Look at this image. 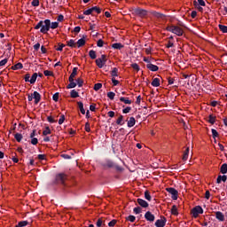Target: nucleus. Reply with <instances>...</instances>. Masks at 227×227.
Instances as JSON below:
<instances>
[{
  "mask_svg": "<svg viewBox=\"0 0 227 227\" xmlns=\"http://www.w3.org/2000/svg\"><path fill=\"white\" fill-rule=\"evenodd\" d=\"M35 29H40V31L45 35L51 29V20L39 21L37 25L35 27Z\"/></svg>",
  "mask_w": 227,
  "mask_h": 227,
  "instance_id": "obj_1",
  "label": "nucleus"
},
{
  "mask_svg": "<svg viewBox=\"0 0 227 227\" xmlns=\"http://www.w3.org/2000/svg\"><path fill=\"white\" fill-rule=\"evenodd\" d=\"M168 31H170V33H174V35H176L177 36H182L184 35V29H182L180 27L176 26H171L168 27Z\"/></svg>",
  "mask_w": 227,
  "mask_h": 227,
  "instance_id": "obj_2",
  "label": "nucleus"
},
{
  "mask_svg": "<svg viewBox=\"0 0 227 227\" xmlns=\"http://www.w3.org/2000/svg\"><path fill=\"white\" fill-rule=\"evenodd\" d=\"M107 63V56L102 55L101 58L96 59V65L98 68H104V66Z\"/></svg>",
  "mask_w": 227,
  "mask_h": 227,
  "instance_id": "obj_3",
  "label": "nucleus"
},
{
  "mask_svg": "<svg viewBox=\"0 0 227 227\" xmlns=\"http://www.w3.org/2000/svg\"><path fill=\"white\" fill-rule=\"evenodd\" d=\"M200 214H203V207H201L200 206H196L192 209V217H194L195 219L198 218Z\"/></svg>",
  "mask_w": 227,
  "mask_h": 227,
  "instance_id": "obj_4",
  "label": "nucleus"
},
{
  "mask_svg": "<svg viewBox=\"0 0 227 227\" xmlns=\"http://www.w3.org/2000/svg\"><path fill=\"white\" fill-rule=\"evenodd\" d=\"M193 6H195V8H197V10H199V12H203V7H201V6H205V1L194 0Z\"/></svg>",
  "mask_w": 227,
  "mask_h": 227,
  "instance_id": "obj_5",
  "label": "nucleus"
},
{
  "mask_svg": "<svg viewBox=\"0 0 227 227\" xmlns=\"http://www.w3.org/2000/svg\"><path fill=\"white\" fill-rule=\"evenodd\" d=\"M166 191H168L169 194H171L172 200H178V191H176L175 188H167Z\"/></svg>",
  "mask_w": 227,
  "mask_h": 227,
  "instance_id": "obj_6",
  "label": "nucleus"
},
{
  "mask_svg": "<svg viewBox=\"0 0 227 227\" xmlns=\"http://www.w3.org/2000/svg\"><path fill=\"white\" fill-rule=\"evenodd\" d=\"M145 217L146 219V221H149L150 223H153V221H155V215L153 214H152V212L147 211L145 215Z\"/></svg>",
  "mask_w": 227,
  "mask_h": 227,
  "instance_id": "obj_7",
  "label": "nucleus"
},
{
  "mask_svg": "<svg viewBox=\"0 0 227 227\" xmlns=\"http://www.w3.org/2000/svg\"><path fill=\"white\" fill-rule=\"evenodd\" d=\"M56 180L59 184H65V180H67V175L65 174H59L56 176Z\"/></svg>",
  "mask_w": 227,
  "mask_h": 227,
  "instance_id": "obj_8",
  "label": "nucleus"
},
{
  "mask_svg": "<svg viewBox=\"0 0 227 227\" xmlns=\"http://www.w3.org/2000/svg\"><path fill=\"white\" fill-rule=\"evenodd\" d=\"M156 227H165L166 226V217H162L155 222Z\"/></svg>",
  "mask_w": 227,
  "mask_h": 227,
  "instance_id": "obj_9",
  "label": "nucleus"
},
{
  "mask_svg": "<svg viewBox=\"0 0 227 227\" xmlns=\"http://www.w3.org/2000/svg\"><path fill=\"white\" fill-rule=\"evenodd\" d=\"M146 11H145V10H143V9H139V8H137V9H135L134 10V14L135 15H138L139 17H145V16H146Z\"/></svg>",
  "mask_w": 227,
  "mask_h": 227,
  "instance_id": "obj_10",
  "label": "nucleus"
},
{
  "mask_svg": "<svg viewBox=\"0 0 227 227\" xmlns=\"http://www.w3.org/2000/svg\"><path fill=\"white\" fill-rule=\"evenodd\" d=\"M32 97L35 99V104H38V102H40V100L42 99V96H40V93H38L37 91H35L32 94Z\"/></svg>",
  "mask_w": 227,
  "mask_h": 227,
  "instance_id": "obj_11",
  "label": "nucleus"
},
{
  "mask_svg": "<svg viewBox=\"0 0 227 227\" xmlns=\"http://www.w3.org/2000/svg\"><path fill=\"white\" fill-rule=\"evenodd\" d=\"M137 203L140 207H143V208H147L148 207V202L143 199H137Z\"/></svg>",
  "mask_w": 227,
  "mask_h": 227,
  "instance_id": "obj_12",
  "label": "nucleus"
},
{
  "mask_svg": "<svg viewBox=\"0 0 227 227\" xmlns=\"http://www.w3.org/2000/svg\"><path fill=\"white\" fill-rule=\"evenodd\" d=\"M146 67L151 70V72H157V70H159V67L152 64V63H149L146 65Z\"/></svg>",
  "mask_w": 227,
  "mask_h": 227,
  "instance_id": "obj_13",
  "label": "nucleus"
},
{
  "mask_svg": "<svg viewBox=\"0 0 227 227\" xmlns=\"http://www.w3.org/2000/svg\"><path fill=\"white\" fill-rule=\"evenodd\" d=\"M215 217L218 219V221H224V215L221 211L215 212Z\"/></svg>",
  "mask_w": 227,
  "mask_h": 227,
  "instance_id": "obj_14",
  "label": "nucleus"
},
{
  "mask_svg": "<svg viewBox=\"0 0 227 227\" xmlns=\"http://www.w3.org/2000/svg\"><path fill=\"white\" fill-rule=\"evenodd\" d=\"M152 86H153L154 88H159V86H160V79L154 78L152 82Z\"/></svg>",
  "mask_w": 227,
  "mask_h": 227,
  "instance_id": "obj_15",
  "label": "nucleus"
},
{
  "mask_svg": "<svg viewBox=\"0 0 227 227\" xmlns=\"http://www.w3.org/2000/svg\"><path fill=\"white\" fill-rule=\"evenodd\" d=\"M189 152H190V148L186 147L185 151L184 152L183 154V160L185 162V160H187L189 159Z\"/></svg>",
  "mask_w": 227,
  "mask_h": 227,
  "instance_id": "obj_16",
  "label": "nucleus"
},
{
  "mask_svg": "<svg viewBox=\"0 0 227 227\" xmlns=\"http://www.w3.org/2000/svg\"><path fill=\"white\" fill-rule=\"evenodd\" d=\"M75 75H77V67L73 68V72L69 76V81H74V79L75 78Z\"/></svg>",
  "mask_w": 227,
  "mask_h": 227,
  "instance_id": "obj_17",
  "label": "nucleus"
},
{
  "mask_svg": "<svg viewBox=\"0 0 227 227\" xmlns=\"http://www.w3.org/2000/svg\"><path fill=\"white\" fill-rule=\"evenodd\" d=\"M136 125V119L134 117H130L128 121V127L131 128Z\"/></svg>",
  "mask_w": 227,
  "mask_h": 227,
  "instance_id": "obj_18",
  "label": "nucleus"
},
{
  "mask_svg": "<svg viewBox=\"0 0 227 227\" xmlns=\"http://www.w3.org/2000/svg\"><path fill=\"white\" fill-rule=\"evenodd\" d=\"M227 176H218L216 179V184H221V182H226Z\"/></svg>",
  "mask_w": 227,
  "mask_h": 227,
  "instance_id": "obj_19",
  "label": "nucleus"
},
{
  "mask_svg": "<svg viewBox=\"0 0 227 227\" xmlns=\"http://www.w3.org/2000/svg\"><path fill=\"white\" fill-rule=\"evenodd\" d=\"M78 107L82 113V114H86V110H84V105L82 104V102H78Z\"/></svg>",
  "mask_w": 227,
  "mask_h": 227,
  "instance_id": "obj_20",
  "label": "nucleus"
},
{
  "mask_svg": "<svg viewBox=\"0 0 227 227\" xmlns=\"http://www.w3.org/2000/svg\"><path fill=\"white\" fill-rule=\"evenodd\" d=\"M113 49H117L120 51V49H123V44L121 43H115L112 44Z\"/></svg>",
  "mask_w": 227,
  "mask_h": 227,
  "instance_id": "obj_21",
  "label": "nucleus"
},
{
  "mask_svg": "<svg viewBox=\"0 0 227 227\" xmlns=\"http://www.w3.org/2000/svg\"><path fill=\"white\" fill-rule=\"evenodd\" d=\"M171 214L173 215H178V207H176V205L172 206Z\"/></svg>",
  "mask_w": 227,
  "mask_h": 227,
  "instance_id": "obj_22",
  "label": "nucleus"
},
{
  "mask_svg": "<svg viewBox=\"0 0 227 227\" xmlns=\"http://www.w3.org/2000/svg\"><path fill=\"white\" fill-rule=\"evenodd\" d=\"M89 56L91 59H97V52L93 50L89 51Z\"/></svg>",
  "mask_w": 227,
  "mask_h": 227,
  "instance_id": "obj_23",
  "label": "nucleus"
},
{
  "mask_svg": "<svg viewBox=\"0 0 227 227\" xmlns=\"http://www.w3.org/2000/svg\"><path fill=\"white\" fill-rule=\"evenodd\" d=\"M38 77V74L35 73L30 78V84H35L36 82V78Z\"/></svg>",
  "mask_w": 227,
  "mask_h": 227,
  "instance_id": "obj_24",
  "label": "nucleus"
},
{
  "mask_svg": "<svg viewBox=\"0 0 227 227\" xmlns=\"http://www.w3.org/2000/svg\"><path fill=\"white\" fill-rule=\"evenodd\" d=\"M221 173H223V175H226L227 173V164L223 163L221 167Z\"/></svg>",
  "mask_w": 227,
  "mask_h": 227,
  "instance_id": "obj_25",
  "label": "nucleus"
},
{
  "mask_svg": "<svg viewBox=\"0 0 227 227\" xmlns=\"http://www.w3.org/2000/svg\"><path fill=\"white\" fill-rule=\"evenodd\" d=\"M86 44V40L84 38L79 39L77 42V46L78 47H82V45Z\"/></svg>",
  "mask_w": 227,
  "mask_h": 227,
  "instance_id": "obj_26",
  "label": "nucleus"
},
{
  "mask_svg": "<svg viewBox=\"0 0 227 227\" xmlns=\"http://www.w3.org/2000/svg\"><path fill=\"white\" fill-rule=\"evenodd\" d=\"M120 101L123 102L124 104H129V105L132 104V101L129 100L128 98H120Z\"/></svg>",
  "mask_w": 227,
  "mask_h": 227,
  "instance_id": "obj_27",
  "label": "nucleus"
},
{
  "mask_svg": "<svg viewBox=\"0 0 227 227\" xmlns=\"http://www.w3.org/2000/svg\"><path fill=\"white\" fill-rule=\"evenodd\" d=\"M75 86H77V83H75L74 82V80H72V81H69V84L67 85V89L70 90L72 88H75Z\"/></svg>",
  "mask_w": 227,
  "mask_h": 227,
  "instance_id": "obj_28",
  "label": "nucleus"
},
{
  "mask_svg": "<svg viewBox=\"0 0 227 227\" xmlns=\"http://www.w3.org/2000/svg\"><path fill=\"white\" fill-rule=\"evenodd\" d=\"M77 97H79V92L76 91L75 90H71V98H77Z\"/></svg>",
  "mask_w": 227,
  "mask_h": 227,
  "instance_id": "obj_29",
  "label": "nucleus"
},
{
  "mask_svg": "<svg viewBox=\"0 0 227 227\" xmlns=\"http://www.w3.org/2000/svg\"><path fill=\"white\" fill-rule=\"evenodd\" d=\"M14 137H15L16 141H18V143H20V141H22V134L16 133L14 135Z\"/></svg>",
  "mask_w": 227,
  "mask_h": 227,
  "instance_id": "obj_30",
  "label": "nucleus"
},
{
  "mask_svg": "<svg viewBox=\"0 0 227 227\" xmlns=\"http://www.w3.org/2000/svg\"><path fill=\"white\" fill-rule=\"evenodd\" d=\"M112 77H118V68L114 67L111 73Z\"/></svg>",
  "mask_w": 227,
  "mask_h": 227,
  "instance_id": "obj_31",
  "label": "nucleus"
},
{
  "mask_svg": "<svg viewBox=\"0 0 227 227\" xmlns=\"http://www.w3.org/2000/svg\"><path fill=\"white\" fill-rule=\"evenodd\" d=\"M145 200H147V201H152V196L150 195V192H145Z\"/></svg>",
  "mask_w": 227,
  "mask_h": 227,
  "instance_id": "obj_32",
  "label": "nucleus"
},
{
  "mask_svg": "<svg viewBox=\"0 0 227 227\" xmlns=\"http://www.w3.org/2000/svg\"><path fill=\"white\" fill-rule=\"evenodd\" d=\"M59 26V23H58L56 21L52 22V23H50L51 29H56Z\"/></svg>",
  "mask_w": 227,
  "mask_h": 227,
  "instance_id": "obj_33",
  "label": "nucleus"
},
{
  "mask_svg": "<svg viewBox=\"0 0 227 227\" xmlns=\"http://www.w3.org/2000/svg\"><path fill=\"white\" fill-rule=\"evenodd\" d=\"M67 45L68 47H75V41H74V39H70L67 41Z\"/></svg>",
  "mask_w": 227,
  "mask_h": 227,
  "instance_id": "obj_34",
  "label": "nucleus"
},
{
  "mask_svg": "<svg viewBox=\"0 0 227 227\" xmlns=\"http://www.w3.org/2000/svg\"><path fill=\"white\" fill-rule=\"evenodd\" d=\"M76 84H77V86H78L79 88H81V87H82V84H84V82L82 81V79L78 78V79L76 80Z\"/></svg>",
  "mask_w": 227,
  "mask_h": 227,
  "instance_id": "obj_35",
  "label": "nucleus"
},
{
  "mask_svg": "<svg viewBox=\"0 0 227 227\" xmlns=\"http://www.w3.org/2000/svg\"><path fill=\"white\" fill-rule=\"evenodd\" d=\"M219 29L222 33H227V27L224 25H219Z\"/></svg>",
  "mask_w": 227,
  "mask_h": 227,
  "instance_id": "obj_36",
  "label": "nucleus"
},
{
  "mask_svg": "<svg viewBox=\"0 0 227 227\" xmlns=\"http://www.w3.org/2000/svg\"><path fill=\"white\" fill-rule=\"evenodd\" d=\"M13 70H20L22 68V63H18L12 67Z\"/></svg>",
  "mask_w": 227,
  "mask_h": 227,
  "instance_id": "obj_37",
  "label": "nucleus"
},
{
  "mask_svg": "<svg viewBox=\"0 0 227 227\" xmlns=\"http://www.w3.org/2000/svg\"><path fill=\"white\" fill-rule=\"evenodd\" d=\"M208 121L209 123H211V125H214L215 123V117H214L213 115H209Z\"/></svg>",
  "mask_w": 227,
  "mask_h": 227,
  "instance_id": "obj_38",
  "label": "nucleus"
},
{
  "mask_svg": "<svg viewBox=\"0 0 227 227\" xmlns=\"http://www.w3.org/2000/svg\"><path fill=\"white\" fill-rule=\"evenodd\" d=\"M115 96H116V94H114V92H108L107 93V97H108V98H110V100H114Z\"/></svg>",
  "mask_w": 227,
  "mask_h": 227,
  "instance_id": "obj_39",
  "label": "nucleus"
},
{
  "mask_svg": "<svg viewBox=\"0 0 227 227\" xmlns=\"http://www.w3.org/2000/svg\"><path fill=\"white\" fill-rule=\"evenodd\" d=\"M24 226H27V221L20 222L18 223V225H16V227H24Z\"/></svg>",
  "mask_w": 227,
  "mask_h": 227,
  "instance_id": "obj_40",
  "label": "nucleus"
},
{
  "mask_svg": "<svg viewBox=\"0 0 227 227\" xmlns=\"http://www.w3.org/2000/svg\"><path fill=\"white\" fill-rule=\"evenodd\" d=\"M43 134L44 136H49V134H51V129L49 127H46L45 129L43 131Z\"/></svg>",
  "mask_w": 227,
  "mask_h": 227,
  "instance_id": "obj_41",
  "label": "nucleus"
},
{
  "mask_svg": "<svg viewBox=\"0 0 227 227\" xmlns=\"http://www.w3.org/2000/svg\"><path fill=\"white\" fill-rule=\"evenodd\" d=\"M131 67L133 70H136L137 72H139V65L134 63V64H131Z\"/></svg>",
  "mask_w": 227,
  "mask_h": 227,
  "instance_id": "obj_42",
  "label": "nucleus"
},
{
  "mask_svg": "<svg viewBox=\"0 0 227 227\" xmlns=\"http://www.w3.org/2000/svg\"><path fill=\"white\" fill-rule=\"evenodd\" d=\"M91 13H93V9L92 8L83 12V15H91Z\"/></svg>",
  "mask_w": 227,
  "mask_h": 227,
  "instance_id": "obj_43",
  "label": "nucleus"
},
{
  "mask_svg": "<svg viewBox=\"0 0 227 227\" xmlns=\"http://www.w3.org/2000/svg\"><path fill=\"white\" fill-rule=\"evenodd\" d=\"M100 88H102V83H96L94 85L95 91H98V90H100Z\"/></svg>",
  "mask_w": 227,
  "mask_h": 227,
  "instance_id": "obj_44",
  "label": "nucleus"
},
{
  "mask_svg": "<svg viewBox=\"0 0 227 227\" xmlns=\"http://www.w3.org/2000/svg\"><path fill=\"white\" fill-rule=\"evenodd\" d=\"M123 121V115L119 116V118L116 121L117 125H121V122Z\"/></svg>",
  "mask_w": 227,
  "mask_h": 227,
  "instance_id": "obj_45",
  "label": "nucleus"
},
{
  "mask_svg": "<svg viewBox=\"0 0 227 227\" xmlns=\"http://www.w3.org/2000/svg\"><path fill=\"white\" fill-rule=\"evenodd\" d=\"M64 121H65V115L62 114L60 115V118L59 120V125H63Z\"/></svg>",
  "mask_w": 227,
  "mask_h": 227,
  "instance_id": "obj_46",
  "label": "nucleus"
},
{
  "mask_svg": "<svg viewBox=\"0 0 227 227\" xmlns=\"http://www.w3.org/2000/svg\"><path fill=\"white\" fill-rule=\"evenodd\" d=\"M127 221H129L130 223H134V221H136V216L134 215H129L127 217Z\"/></svg>",
  "mask_w": 227,
  "mask_h": 227,
  "instance_id": "obj_47",
  "label": "nucleus"
},
{
  "mask_svg": "<svg viewBox=\"0 0 227 227\" xmlns=\"http://www.w3.org/2000/svg\"><path fill=\"white\" fill-rule=\"evenodd\" d=\"M52 99L55 101V102H58V100H59V93H55L52 97Z\"/></svg>",
  "mask_w": 227,
  "mask_h": 227,
  "instance_id": "obj_48",
  "label": "nucleus"
},
{
  "mask_svg": "<svg viewBox=\"0 0 227 227\" xmlns=\"http://www.w3.org/2000/svg\"><path fill=\"white\" fill-rule=\"evenodd\" d=\"M213 137H217L219 136V133L215 129H211Z\"/></svg>",
  "mask_w": 227,
  "mask_h": 227,
  "instance_id": "obj_49",
  "label": "nucleus"
},
{
  "mask_svg": "<svg viewBox=\"0 0 227 227\" xmlns=\"http://www.w3.org/2000/svg\"><path fill=\"white\" fill-rule=\"evenodd\" d=\"M104 223V220H102V218H99L98 221H97V223H96V225L98 226V227H100V226H102V223Z\"/></svg>",
  "mask_w": 227,
  "mask_h": 227,
  "instance_id": "obj_50",
  "label": "nucleus"
},
{
  "mask_svg": "<svg viewBox=\"0 0 227 227\" xmlns=\"http://www.w3.org/2000/svg\"><path fill=\"white\" fill-rule=\"evenodd\" d=\"M32 6H40V1L39 0H33L32 1Z\"/></svg>",
  "mask_w": 227,
  "mask_h": 227,
  "instance_id": "obj_51",
  "label": "nucleus"
},
{
  "mask_svg": "<svg viewBox=\"0 0 227 227\" xmlns=\"http://www.w3.org/2000/svg\"><path fill=\"white\" fill-rule=\"evenodd\" d=\"M44 75L46 77H50L51 75H53L52 71L45 70L44 71Z\"/></svg>",
  "mask_w": 227,
  "mask_h": 227,
  "instance_id": "obj_52",
  "label": "nucleus"
},
{
  "mask_svg": "<svg viewBox=\"0 0 227 227\" xmlns=\"http://www.w3.org/2000/svg\"><path fill=\"white\" fill-rule=\"evenodd\" d=\"M98 47H104V41L99 39L97 43Z\"/></svg>",
  "mask_w": 227,
  "mask_h": 227,
  "instance_id": "obj_53",
  "label": "nucleus"
},
{
  "mask_svg": "<svg viewBox=\"0 0 227 227\" xmlns=\"http://www.w3.org/2000/svg\"><path fill=\"white\" fill-rule=\"evenodd\" d=\"M112 82L114 86H118V84H120V82L118 80H115L114 77L112 78Z\"/></svg>",
  "mask_w": 227,
  "mask_h": 227,
  "instance_id": "obj_54",
  "label": "nucleus"
},
{
  "mask_svg": "<svg viewBox=\"0 0 227 227\" xmlns=\"http://www.w3.org/2000/svg\"><path fill=\"white\" fill-rule=\"evenodd\" d=\"M133 212H135L136 214H141V207H137L133 209Z\"/></svg>",
  "mask_w": 227,
  "mask_h": 227,
  "instance_id": "obj_55",
  "label": "nucleus"
},
{
  "mask_svg": "<svg viewBox=\"0 0 227 227\" xmlns=\"http://www.w3.org/2000/svg\"><path fill=\"white\" fill-rule=\"evenodd\" d=\"M6 63H8V59H4L1 60L0 67H4V65H6Z\"/></svg>",
  "mask_w": 227,
  "mask_h": 227,
  "instance_id": "obj_56",
  "label": "nucleus"
},
{
  "mask_svg": "<svg viewBox=\"0 0 227 227\" xmlns=\"http://www.w3.org/2000/svg\"><path fill=\"white\" fill-rule=\"evenodd\" d=\"M130 106H128L122 110V113H124V114H127L128 113H130Z\"/></svg>",
  "mask_w": 227,
  "mask_h": 227,
  "instance_id": "obj_57",
  "label": "nucleus"
},
{
  "mask_svg": "<svg viewBox=\"0 0 227 227\" xmlns=\"http://www.w3.org/2000/svg\"><path fill=\"white\" fill-rule=\"evenodd\" d=\"M31 144L32 145H38V138L33 137L31 139Z\"/></svg>",
  "mask_w": 227,
  "mask_h": 227,
  "instance_id": "obj_58",
  "label": "nucleus"
},
{
  "mask_svg": "<svg viewBox=\"0 0 227 227\" xmlns=\"http://www.w3.org/2000/svg\"><path fill=\"white\" fill-rule=\"evenodd\" d=\"M92 12H96V13H100V8L95 6V7H92Z\"/></svg>",
  "mask_w": 227,
  "mask_h": 227,
  "instance_id": "obj_59",
  "label": "nucleus"
},
{
  "mask_svg": "<svg viewBox=\"0 0 227 227\" xmlns=\"http://www.w3.org/2000/svg\"><path fill=\"white\" fill-rule=\"evenodd\" d=\"M115 224H116V220H112L111 222H109L108 226L113 227Z\"/></svg>",
  "mask_w": 227,
  "mask_h": 227,
  "instance_id": "obj_60",
  "label": "nucleus"
},
{
  "mask_svg": "<svg viewBox=\"0 0 227 227\" xmlns=\"http://www.w3.org/2000/svg\"><path fill=\"white\" fill-rule=\"evenodd\" d=\"M85 130H86V132H90V122H86V124H85Z\"/></svg>",
  "mask_w": 227,
  "mask_h": 227,
  "instance_id": "obj_61",
  "label": "nucleus"
},
{
  "mask_svg": "<svg viewBox=\"0 0 227 227\" xmlns=\"http://www.w3.org/2000/svg\"><path fill=\"white\" fill-rule=\"evenodd\" d=\"M37 157L39 160H45V154H39Z\"/></svg>",
  "mask_w": 227,
  "mask_h": 227,
  "instance_id": "obj_62",
  "label": "nucleus"
},
{
  "mask_svg": "<svg viewBox=\"0 0 227 227\" xmlns=\"http://www.w3.org/2000/svg\"><path fill=\"white\" fill-rule=\"evenodd\" d=\"M63 47H65V44H63V43L59 44L57 51H63Z\"/></svg>",
  "mask_w": 227,
  "mask_h": 227,
  "instance_id": "obj_63",
  "label": "nucleus"
},
{
  "mask_svg": "<svg viewBox=\"0 0 227 227\" xmlns=\"http://www.w3.org/2000/svg\"><path fill=\"white\" fill-rule=\"evenodd\" d=\"M205 198H206V200H210V192L209 191L206 192Z\"/></svg>",
  "mask_w": 227,
  "mask_h": 227,
  "instance_id": "obj_64",
  "label": "nucleus"
}]
</instances>
